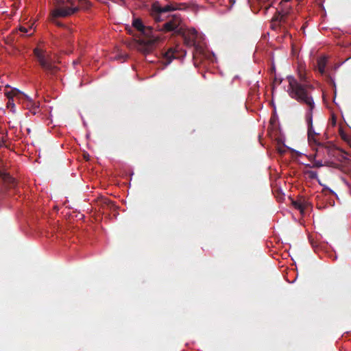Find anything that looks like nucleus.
Instances as JSON below:
<instances>
[{
	"label": "nucleus",
	"mask_w": 351,
	"mask_h": 351,
	"mask_svg": "<svg viewBox=\"0 0 351 351\" xmlns=\"http://www.w3.org/2000/svg\"><path fill=\"white\" fill-rule=\"evenodd\" d=\"M299 79L298 80L292 76L287 77L289 82L287 92L292 99L307 106L305 119L308 126V138H312V136L319 135L315 132L313 125V111L315 107L311 95L313 87L307 82L304 74L300 73Z\"/></svg>",
	"instance_id": "nucleus-1"
},
{
	"label": "nucleus",
	"mask_w": 351,
	"mask_h": 351,
	"mask_svg": "<svg viewBox=\"0 0 351 351\" xmlns=\"http://www.w3.org/2000/svg\"><path fill=\"white\" fill-rule=\"evenodd\" d=\"M132 26L142 34L147 36V38H142L136 40V48L142 54L147 56L151 54L156 48V43L159 41L158 36L152 35L153 28L150 26L144 25L140 19H134Z\"/></svg>",
	"instance_id": "nucleus-2"
},
{
	"label": "nucleus",
	"mask_w": 351,
	"mask_h": 351,
	"mask_svg": "<svg viewBox=\"0 0 351 351\" xmlns=\"http://www.w3.org/2000/svg\"><path fill=\"white\" fill-rule=\"evenodd\" d=\"M53 17H67L79 11L88 9L90 3L88 0H54Z\"/></svg>",
	"instance_id": "nucleus-3"
},
{
	"label": "nucleus",
	"mask_w": 351,
	"mask_h": 351,
	"mask_svg": "<svg viewBox=\"0 0 351 351\" xmlns=\"http://www.w3.org/2000/svg\"><path fill=\"white\" fill-rule=\"evenodd\" d=\"M293 1V0H281L280 3V10H277L271 20L270 27L273 30L277 31L281 28L286 29L287 26L291 25L293 19H291L290 14L292 10V6L287 5V3ZM294 1L298 4L301 0Z\"/></svg>",
	"instance_id": "nucleus-4"
},
{
	"label": "nucleus",
	"mask_w": 351,
	"mask_h": 351,
	"mask_svg": "<svg viewBox=\"0 0 351 351\" xmlns=\"http://www.w3.org/2000/svg\"><path fill=\"white\" fill-rule=\"evenodd\" d=\"M34 56L42 69L50 75L55 74L58 68L55 65V62L51 57V53L45 48V44L43 41H39L36 47L33 50Z\"/></svg>",
	"instance_id": "nucleus-5"
},
{
	"label": "nucleus",
	"mask_w": 351,
	"mask_h": 351,
	"mask_svg": "<svg viewBox=\"0 0 351 351\" xmlns=\"http://www.w3.org/2000/svg\"><path fill=\"white\" fill-rule=\"evenodd\" d=\"M185 8V3L170 2L169 4L162 6L158 1H155L151 6L149 14L156 22H160L165 19L163 15L165 13Z\"/></svg>",
	"instance_id": "nucleus-6"
},
{
	"label": "nucleus",
	"mask_w": 351,
	"mask_h": 351,
	"mask_svg": "<svg viewBox=\"0 0 351 351\" xmlns=\"http://www.w3.org/2000/svg\"><path fill=\"white\" fill-rule=\"evenodd\" d=\"M317 136H312V138H308V143L312 147L314 145L316 146V147L314 148V149L315 150V154L314 157L319 158L322 156H324L326 154L329 157L335 156L337 150L335 149L334 146L328 143L325 144L319 142Z\"/></svg>",
	"instance_id": "nucleus-7"
},
{
	"label": "nucleus",
	"mask_w": 351,
	"mask_h": 351,
	"mask_svg": "<svg viewBox=\"0 0 351 351\" xmlns=\"http://www.w3.org/2000/svg\"><path fill=\"white\" fill-rule=\"evenodd\" d=\"M182 20L179 14H173L171 16L170 19L166 22L162 27V30L165 32H174L175 34H184V29L181 26Z\"/></svg>",
	"instance_id": "nucleus-8"
},
{
	"label": "nucleus",
	"mask_w": 351,
	"mask_h": 351,
	"mask_svg": "<svg viewBox=\"0 0 351 351\" xmlns=\"http://www.w3.org/2000/svg\"><path fill=\"white\" fill-rule=\"evenodd\" d=\"M12 93L16 95V99L21 102L25 108L29 109L34 114H36V110L38 108V105L34 102L29 96L16 88H12Z\"/></svg>",
	"instance_id": "nucleus-9"
},
{
	"label": "nucleus",
	"mask_w": 351,
	"mask_h": 351,
	"mask_svg": "<svg viewBox=\"0 0 351 351\" xmlns=\"http://www.w3.org/2000/svg\"><path fill=\"white\" fill-rule=\"evenodd\" d=\"M197 32L193 29L191 33L186 34L185 31L184 30V34H179L180 36H182L183 37L184 43L187 47H195V48H197V46L196 45V36H197Z\"/></svg>",
	"instance_id": "nucleus-10"
},
{
	"label": "nucleus",
	"mask_w": 351,
	"mask_h": 351,
	"mask_svg": "<svg viewBox=\"0 0 351 351\" xmlns=\"http://www.w3.org/2000/svg\"><path fill=\"white\" fill-rule=\"evenodd\" d=\"M0 179L9 187H14L16 184L15 180L8 173L0 170Z\"/></svg>",
	"instance_id": "nucleus-11"
},
{
	"label": "nucleus",
	"mask_w": 351,
	"mask_h": 351,
	"mask_svg": "<svg viewBox=\"0 0 351 351\" xmlns=\"http://www.w3.org/2000/svg\"><path fill=\"white\" fill-rule=\"evenodd\" d=\"M5 95L8 98V101L7 103V107L10 108L12 111L14 110V108H15L14 97H16V95L12 93V89L10 91H8L5 93Z\"/></svg>",
	"instance_id": "nucleus-12"
},
{
	"label": "nucleus",
	"mask_w": 351,
	"mask_h": 351,
	"mask_svg": "<svg viewBox=\"0 0 351 351\" xmlns=\"http://www.w3.org/2000/svg\"><path fill=\"white\" fill-rule=\"evenodd\" d=\"M326 65V58H324V57L320 58L317 60L318 70H319V73H321L322 74H323L324 73V71H325Z\"/></svg>",
	"instance_id": "nucleus-13"
},
{
	"label": "nucleus",
	"mask_w": 351,
	"mask_h": 351,
	"mask_svg": "<svg viewBox=\"0 0 351 351\" xmlns=\"http://www.w3.org/2000/svg\"><path fill=\"white\" fill-rule=\"evenodd\" d=\"M165 58L167 59V63L169 64L172 58H176L175 50L169 49L165 54Z\"/></svg>",
	"instance_id": "nucleus-14"
},
{
	"label": "nucleus",
	"mask_w": 351,
	"mask_h": 351,
	"mask_svg": "<svg viewBox=\"0 0 351 351\" xmlns=\"http://www.w3.org/2000/svg\"><path fill=\"white\" fill-rule=\"evenodd\" d=\"M301 207H302V215L305 212V210L310 206V203L308 199L304 197H300Z\"/></svg>",
	"instance_id": "nucleus-15"
},
{
	"label": "nucleus",
	"mask_w": 351,
	"mask_h": 351,
	"mask_svg": "<svg viewBox=\"0 0 351 351\" xmlns=\"http://www.w3.org/2000/svg\"><path fill=\"white\" fill-rule=\"evenodd\" d=\"M291 204L294 206V208L299 210L300 213L302 214L300 197H299L296 200H292Z\"/></svg>",
	"instance_id": "nucleus-16"
},
{
	"label": "nucleus",
	"mask_w": 351,
	"mask_h": 351,
	"mask_svg": "<svg viewBox=\"0 0 351 351\" xmlns=\"http://www.w3.org/2000/svg\"><path fill=\"white\" fill-rule=\"evenodd\" d=\"M305 174L308 176L310 179H317V173L314 171L308 170L305 171Z\"/></svg>",
	"instance_id": "nucleus-17"
},
{
	"label": "nucleus",
	"mask_w": 351,
	"mask_h": 351,
	"mask_svg": "<svg viewBox=\"0 0 351 351\" xmlns=\"http://www.w3.org/2000/svg\"><path fill=\"white\" fill-rule=\"evenodd\" d=\"M53 10H54V8H53V9L51 10V21H53V23H55L56 25H57L58 26H60V27L62 26V24L60 22H59V21H56V19H57L58 17H53V15H52V12H53Z\"/></svg>",
	"instance_id": "nucleus-18"
},
{
	"label": "nucleus",
	"mask_w": 351,
	"mask_h": 351,
	"mask_svg": "<svg viewBox=\"0 0 351 351\" xmlns=\"http://www.w3.org/2000/svg\"><path fill=\"white\" fill-rule=\"evenodd\" d=\"M322 166H324V164L322 163V161L320 160H315L313 164V167H321Z\"/></svg>",
	"instance_id": "nucleus-19"
},
{
	"label": "nucleus",
	"mask_w": 351,
	"mask_h": 351,
	"mask_svg": "<svg viewBox=\"0 0 351 351\" xmlns=\"http://www.w3.org/2000/svg\"><path fill=\"white\" fill-rule=\"evenodd\" d=\"M19 30H20V32H21L23 33H27L28 32V29L27 27H23V26H21L19 27Z\"/></svg>",
	"instance_id": "nucleus-20"
},
{
	"label": "nucleus",
	"mask_w": 351,
	"mask_h": 351,
	"mask_svg": "<svg viewBox=\"0 0 351 351\" xmlns=\"http://www.w3.org/2000/svg\"><path fill=\"white\" fill-rule=\"evenodd\" d=\"M4 144V141L2 138H0V147H1Z\"/></svg>",
	"instance_id": "nucleus-21"
},
{
	"label": "nucleus",
	"mask_w": 351,
	"mask_h": 351,
	"mask_svg": "<svg viewBox=\"0 0 351 351\" xmlns=\"http://www.w3.org/2000/svg\"><path fill=\"white\" fill-rule=\"evenodd\" d=\"M269 6H266L265 8V13H266V12L267 11V10L269 9Z\"/></svg>",
	"instance_id": "nucleus-22"
},
{
	"label": "nucleus",
	"mask_w": 351,
	"mask_h": 351,
	"mask_svg": "<svg viewBox=\"0 0 351 351\" xmlns=\"http://www.w3.org/2000/svg\"><path fill=\"white\" fill-rule=\"evenodd\" d=\"M132 29H131V28H130V29H128V33H129V34H132Z\"/></svg>",
	"instance_id": "nucleus-23"
},
{
	"label": "nucleus",
	"mask_w": 351,
	"mask_h": 351,
	"mask_svg": "<svg viewBox=\"0 0 351 351\" xmlns=\"http://www.w3.org/2000/svg\"><path fill=\"white\" fill-rule=\"evenodd\" d=\"M147 61L150 62H154V60H149V59H147Z\"/></svg>",
	"instance_id": "nucleus-24"
},
{
	"label": "nucleus",
	"mask_w": 351,
	"mask_h": 351,
	"mask_svg": "<svg viewBox=\"0 0 351 351\" xmlns=\"http://www.w3.org/2000/svg\"><path fill=\"white\" fill-rule=\"evenodd\" d=\"M271 71H272V72H273V71H274V72L275 71V67H274V66H272V68H271Z\"/></svg>",
	"instance_id": "nucleus-25"
},
{
	"label": "nucleus",
	"mask_w": 351,
	"mask_h": 351,
	"mask_svg": "<svg viewBox=\"0 0 351 351\" xmlns=\"http://www.w3.org/2000/svg\"><path fill=\"white\" fill-rule=\"evenodd\" d=\"M235 0H230V2L234 3Z\"/></svg>",
	"instance_id": "nucleus-26"
}]
</instances>
